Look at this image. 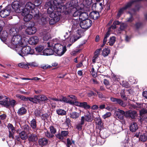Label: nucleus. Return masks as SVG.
<instances>
[{
    "mask_svg": "<svg viewBox=\"0 0 147 147\" xmlns=\"http://www.w3.org/2000/svg\"><path fill=\"white\" fill-rule=\"evenodd\" d=\"M104 2L102 0L101 2H98L96 10L98 12H101L103 9Z\"/></svg>",
    "mask_w": 147,
    "mask_h": 147,
    "instance_id": "26",
    "label": "nucleus"
},
{
    "mask_svg": "<svg viewBox=\"0 0 147 147\" xmlns=\"http://www.w3.org/2000/svg\"><path fill=\"white\" fill-rule=\"evenodd\" d=\"M56 9L55 11L49 13V16L53 18H60L59 16L61 15V13L64 12L61 5L60 6H55Z\"/></svg>",
    "mask_w": 147,
    "mask_h": 147,
    "instance_id": "5",
    "label": "nucleus"
},
{
    "mask_svg": "<svg viewBox=\"0 0 147 147\" xmlns=\"http://www.w3.org/2000/svg\"><path fill=\"white\" fill-rule=\"evenodd\" d=\"M30 126L33 129H35L36 128V120L33 119L30 121Z\"/></svg>",
    "mask_w": 147,
    "mask_h": 147,
    "instance_id": "40",
    "label": "nucleus"
},
{
    "mask_svg": "<svg viewBox=\"0 0 147 147\" xmlns=\"http://www.w3.org/2000/svg\"><path fill=\"white\" fill-rule=\"evenodd\" d=\"M26 113L27 110L26 109L23 107L19 109L17 112L18 114L20 116L24 115Z\"/></svg>",
    "mask_w": 147,
    "mask_h": 147,
    "instance_id": "27",
    "label": "nucleus"
},
{
    "mask_svg": "<svg viewBox=\"0 0 147 147\" xmlns=\"http://www.w3.org/2000/svg\"><path fill=\"white\" fill-rule=\"evenodd\" d=\"M19 135L21 139L23 140H26L28 138L27 134L25 131H23L20 133Z\"/></svg>",
    "mask_w": 147,
    "mask_h": 147,
    "instance_id": "28",
    "label": "nucleus"
},
{
    "mask_svg": "<svg viewBox=\"0 0 147 147\" xmlns=\"http://www.w3.org/2000/svg\"><path fill=\"white\" fill-rule=\"evenodd\" d=\"M110 51V50L109 48H105L103 49L102 51V55L104 57H106L109 53Z\"/></svg>",
    "mask_w": 147,
    "mask_h": 147,
    "instance_id": "32",
    "label": "nucleus"
},
{
    "mask_svg": "<svg viewBox=\"0 0 147 147\" xmlns=\"http://www.w3.org/2000/svg\"><path fill=\"white\" fill-rule=\"evenodd\" d=\"M127 25L124 23L121 24L120 26V29L121 30H124L126 27Z\"/></svg>",
    "mask_w": 147,
    "mask_h": 147,
    "instance_id": "61",
    "label": "nucleus"
},
{
    "mask_svg": "<svg viewBox=\"0 0 147 147\" xmlns=\"http://www.w3.org/2000/svg\"><path fill=\"white\" fill-rule=\"evenodd\" d=\"M7 127L9 130H11L12 132H14L15 131V129L12 124L9 123L8 124Z\"/></svg>",
    "mask_w": 147,
    "mask_h": 147,
    "instance_id": "51",
    "label": "nucleus"
},
{
    "mask_svg": "<svg viewBox=\"0 0 147 147\" xmlns=\"http://www.w3.org/2000/svg\"><path fill=\"white\" fill-rule=\"evenodd\" d=\"M89 16L90 18L96 20L99 17L100 15L99 12L94 11L90 13Z\"/></svg>",
    "mask_w": 147,
    "mask_h": 147,
    "instance_id": "17",
    "label": "nucleus"
},
{
    "mask_svg": "<svg viewBox=\"0 0 147 147\" xmlns=\"http://www.w3.org/2000/svg\"><path fill=\"white\" fill-rule=\"evenodd\" d=\"M120 95L121 98L125 100H127V97L126 96L125 92L124 90H122L120 92Z\"/></svg>",
    "mask_w": 147,
    "mask_h": 147,
    "instance_id": "45",
    "label": "nucleus"
},
{
    "mask_svg": "<svg viewBox=\"0 0 147 147\" xmlns=\"http://www.w3.org/2000/svg\"><path fill=\"white\" fill-rule=\"evenodd\" d=\"M18 66L21 68H24L25 69H28L29 68L28 67V65H27L25 63L23 62L18 63Z\"/></svg>",
    "mask_w": 147,
    "mask_h": 147,
    "instance_id": "43",
    "label": "nucleus"
},
{
    "mask_svg": "<svg viewBox=\"0 0 147 147\" xmlns=\"http://www.w3.org/2000/svg\"><path fill=\"white\" fill-rule=\"evenodd\" d=\"M77 33L78 34V35H77L76 36H74V42L76 41L78 39H79L82 36L81 34H82V32L81 30H77Z\"/></svg>",
    "mask_w": 147,
    "mask_h": 147,
    "instance_id": "37",
    "label": "nucleus"
},
{
    "mask_svg": "<svg viewBox=\"0 0 147 147\" xmlns=\"http://www.w3.org/2000/svg\"><path fill=\"white\" fill-rule=\"evenodd\" d=\"M48 140L46 138H43L39 139L38 144L41 146H44L47 145L49 142Z\"/></svg>",
    "mask_w": 147,
    "mask_h": 147,
    "instance_id": "18",
    "label": "nucleus"
},
{
    "mask_svg": "<svg viewBox=\"0 0 147 147\" xmlns=\"http://www.w3.org/2000/svg\"><path fill=\"white\" fill-rule=\"evenodd\" d=\"M38 42V38L36 36L30 38L29 41V43L32 45L36 44Z\"/></svg>",
    "mask_w": 147,
    "mask_h": 147,
    "instance_id": "20",
    "label": "nucleus"
},
{
    "mask_svg": "<svg viewBox=\"0 0 147 147\" xmlns=\"http://www.w3.org/2000/svg\"><path fill=\"white\" fill-rule=\"evenodd\" d=\"M115 41V37L114 36H112L110 38V40L109 43V45L111 46H113Z\"/></svg>",
    "mask_w": 147,
    "mask_h": 147,
    "instance_id": "44",
    "label": "nucleus"
},
{
    "mask_svg": "<svg viewBox=\"0 0 147 147\" xmlns=\"http://www.w3.org/2000/svg\"><path fill=\"white\" fill-rule=\"evenodd\" d=\"M136 111H128L125 112V116L132 119H134L137 117Z\"/></svg>",
    "mask_w": 147,
    "mask_h": 147,
    "instance_id": "11",
    "label": "nucleus"
},
{
    "mask_svg": "<svg viewBox=\"0 0 147 147\" xmlns=\"http://www.w3.org/2000/svg\"><path fill=\"white\" fill-rule=\"evenodd\" d=\"M85 118L84 116L81 117L80 122L76 125V128L79 131L81 130L82 128V125L84 124Z\"/></svg>",
    "mask_w": 147,
    "mask_h": 147,
    "instance_id": "22",
    "label": "nucleus"
},
{
    "mask_svg": "<svg viewBox=\"0 0 147 147\" xmlns=\"http://www.w3.org/2000/svg\"><path fill=\"white\" fill-rule=\"evenodd\" d=\"M147 137H145L144 135H142L140 136V139L142 141L145 142L146 140Z\"/></svg>",
    "mask_w": 147,
    "mask_h": 147,
    "instance_id": "64",
    "label": "nucleus"
},
{
    "mask_svg": "<svg viewBox=\"0 0 147 147\" xmlns=\"http://www.w3.org/2000/svg\"><path fill=\"white\" fill-rule=\"evenodd\" d=\"M61 133L63 138L64 137H66L67 136L69 132L67 131H62L61 132Z\"/></svg>",
    "mask_w": 147,
    "mask_h": 147,
    "instance_id": "53",
    "label": "nucleus"
},
{
    "mask_svg": "<svg viewBox=\"0 0 147 147\" xmlns=\"http://www.w3.org/2000/svg\"><path fill=\"white\" fill-rule=\"evenodd\" d=\"M36 28L33 26L28 27L26 30V32L29 35L33 34L36 32Z\"/></svg>",
    "mask_w": 147,
    "mask_h": 147,
    "instance_id": "15",
    "label": "nucleus"
},
{
    "mask_svg": "<svg viewBox=\"0 0 147 147\" xmlns=\"http://www.w3.org/2000/svg\"><path fill=\"white\" fill-rule=\"evenodd\" d=\"M49 18H46L44 17H42L41 18V21L42 22V23L43 24H46L47 20H49Z\"/></svg>",
    "mask_w": 147,
    "mask_h": 147,
    "instance_id": "56",
    "label": "nucleus"
},
{
    "mask_svg": "<svg viewBox=\"0 0 147 147\" xmlns=\"http://www.w3.org/2000/svg\"><path fill=\"white\" fill-rule=\"evenodd\" d=\"M35 6L36 5L31 2H27L25 5V7L30 11L33 10Z\"/></svg>",
    "mask_w": 147,
    "mask_h": 147,
    "instance_id": "24",
    "label": "nucleus"
},
{
    "mask_svg": "<svg viewBox=\"0 0 147 147\" xmlns=\"http://www.w3.org/2000/svg\"><path fill=\"white\" fill-rule=\"evenodd\" d=\"M11 11V6L9 5L6 6L4 9L2 10L0 12V15L2 18H5L8 16Z\"/></svg>",
    "mask_w": 147,
    "mask_h": 147,
    "instance_id": "7",
    "label": "nucleus"
},
{
    "mask_svg": "<svg viewBox=\"0 0 147 147\" xmlns=\"http://www.w3.org/2000/svg\"><path fill=\"white\" fill-rule=\"evenodd\" d=\"M21 10H22L21 11V12H22V15L23 16L28 14L30 13V10L26 8L23 9L22 8H21Z\"/></svg>",
    "mask_w": 147,
    "mask_h": 147,
    "instance_id": "39",
    "label": "nucleus"
},
{
    "mask_svg": "<svg viewBox=\"0 0 147 147\" xmlns=\"http://www.w3.org/2000/svg\"><path fill=\"white\" fill-rule=\"evenodd\" d=\"M55 50L49 48L45 49L42 53H41V55H53L55 53Z\"/></svg>",
    "mask_w": 147,
    "mask_h": 147,
    "instance_id": "13",
    "label": "nucleus"
},
{
    "mask_svg": "<svg viewBox=\"0 0 147 147\" xmlns=\"http://www.w3.org/2000/svg\"><path fill=\"white\" fill-rule=\"evenodd\" d=\"M80 51L81 50L80 49H76L71 52V54L73 56H75L77 53H79Z\"/></svg>",
    "mask_w": 147,
    "mask_h": 147,
    "instance_id": "55",
    "label": "nucleus"
},
{
    "mask_svg": "<svg viewBox=\"0 0 147 147\" xmlns=\"http://www.w3.org/2000/svg\"><path fill=\"white\" fill-rule=\"evenodd\" d=\"M80 107L84 108V109H89L90 108V106L88 105L87 103L86 102H81Z\"/></svg>",
    "mask_w": 147,
    "mask_h": 147,
    "instance_id": "36",
    "label": "nucleus"
},
{
    "mask_svg": "<svg viewBox=\"0 0 147 147\" xmlns=\"http://www.w3.org/2000/svg\"><path fill=\"white\" fill-rule=\"evenodd\" d=\"M40 117L42 120H45V119H47L49 115L47 113H45L44 114H42Z\"/></svg>",
    "mask_w": 147,
    "mask_h": 147,
    "instance_id": "54",
    "label": "nucleus"
},
{
    "mask_svg": "<svg viewBox=\"0 0 147 147\" xmlns=\"http://www.w3.org/2000/svg\"><path fill=\"white\" fill-rule=\"evenodd\" d=\"M26 27L25 24L22 25L20 23H19L16 24L13 28L10 29V31L11 33L12 31V33L14 32L13 34L14 35L12 38L11 42L12 44L14 45V47L16 48L15 49H18L19 48L18 47L19 46L20 47L22 46L23 45H25L26 42L24 39L22 38L20 35L18 34L15 35V32L16 33L18 32L22 29L25 28Z\"/></svg>",
    "mask_w": 147,
    "mask_h": 147,
    "instance_id": "1",
    "label": "nucleus"
},
{
    "mask_svg": "<svg viewBox=\"0 0 147 147\" xmlns=\"http://www.w3.org/2000/svg\"><path fill=\"white\" fill-rule=\"evenodd\" d=\"M138 124L135 122L132 123L129 126L130 130L132 132L136 131L138 129Z\"/></svg>",
    "mask_w": 147,
    "mask_h": 147,
    "instance_id": "25",
    "label": "nucleus"
},
{
    "mask_svg": "<svg viewBox=\"0 0 147 147\" xmlns=\"http://www.w3.org/2000/svg\"><path fill=\"white\" fill-rule=\"evenodd\" d=\"M141 7V6L139 4L137 5H136L135 8L133 9V11L135 12L137 11H138Z\"/></svg>",
    "mask_w": 147,
    "mask_h": 147,
    "instance_id": "60",
    "label": "nucleus"
},
{
    "mask_svg": "<svg viewBox=\"0 0 147 147\" xmlns=\"http://www.w3.org/2000/svg\"><path fill=\"white\" fill-rule=\"evenodd\" d=\"M147 113V110L146 109H143L140 111V115L142 116L145 113Z\"/></svg>",
    "mask_w": 147,
    "mask_h": 147,
    "instance_id": "59",
    "label": "nucleus"
},
{
    "mask_svg": "<svg viewBox=\"0 0 147 147\" xmlns=\"http://www.w3.org/2000/svg\"><path fill=\"white\" fill-rule=\"evenodd\" d=\"M88 14L87 12L81 11L80 16H79V18L81 21L88 19Z\"/></svg>",
    "mask_w": 147,
    "mask_h": 147,
    "instance_id": "21",
    "label": "nucleus"
},
{
    "mask_svg": "<svg viewBox=\"0 0 147 147\" xmlns=\"http://www.w3.org/2000/svg\"><path fill=\"white\" fill-rule=\"evenodd\" d=\"M1 36L3 38L5 39L7 37L8 33L6 31H3L2 32Z\"/></svg>",
    "mask_w": 147,
    "mask_h": 147,
    "instance_id": "57",
    "label": "nucleus"
},
{
    "mask_svg": "<svg viewBox=\"0 0 147 147\" xmlns=\"http://www.w3.org/2000/svg\"><path fill=\"white\" fill-rule=\"evenodd\" d=\"M84 117L85 118V121L87 122H90L93 120V119L91 115L90 114L88 115H85Z\"/></svg>",
    "mask_w": 147,
    "mask_h": 147,
    "instance_id": "42",
    "label": "nucleus"
},
{
    "mask_svg": "<svg viewBox=\"0 0 147 147\" xmlns=\"http://www.w3.org/2000/svg\"><path fill=\"white\" fill-rule=\"evenodd\" d=\"M92 21L90 19L81 21L80 23V26L83 29H85L89 28L92 26Z\"/></svg>",
    "mask_w": 147,
    "mask_h": 147,
    "instance_id": "8",
    "label": "nucleus"
},
{
    "mask_svg": "<svg viewBox=\"0 0 147 147\" xmlns=\"http://www.w3.org/2000/svg\"><path fill=\"white\" fill-rule=\"evenodd\" d=\"M26 43L25 45H23L22 46H20L22 47V48L15 49L17 53L22 57L28 54L33 55L34 53V49H32L30 47L26 45Z\"/></svg>",
    "mask_w": 147,
    "mask_h": 147,
    "instance_id": "2",
    "label": "nucleus"
},
{
    "mask_svg": "<svg viewBox=\"0 0 147 147\" xmlns=\"http://www.w3.org/2000/svg\"><path fill=\"white\" fill-rule=\"evenodd\" d=\"M20 3L17 1H15L13 2L11 4L12 7L15 12L20 13L21 12L22 10H21V7L19 4Z\"/></svg>",
    "mask_w": 147,
    "mask_h": 147,
    "instance_id": "9",
    "label": "nucleus"
},
{
    "mask_svg": "<svg viewBox=\"0 0 147 147\" xmlns=\"http://www.w3.org/2000/svg\"><path fill=\"white\" fill-rule=\"evenodd\" d=\"M40 97L41 95H34L33 97L29 98V100L33 103L37 104L40 102Z\"/></svg>",
    "mask_w": 147,
    "mask_h": 147,
    "instance_id": "14",
    "label": "nucleus"
},
{
    "mask_svg": "<svg viewBox=\"0 0 147 147\" xmlns=\"http://www.w3.org/2000/svg\"><path fill=\"white\" fill-rule=\"evenodd\" d=\"M44 48L43 46L40 45L36 47L35 49L36 51L39 53V54L41 55V53H43V50Z\"/></svg>",
    "mask_w": 147,
    "mask_h": 147,
    "instance_id": "29",
    "label": "nucleus"
},
{
    "mask_svg": "<svg viewBox=\"0 0 147 147\" xmlns=\"http://www.w3.org/2000/svg\"><path fill=\"white\" fill-rule=\"evenodd\" d=\"M57 113L59 115L63 116L65 115L67 113L63 109H57L56 111Z\"/></svg>",
    "mask_w": 147,
    "mask_h": 147,
    "instance_id": "31",
    "label": "nucleus"
},
{
    "mask_svg": "<svg viewBox=\"0 0 147 147\" xmlns=\"http://www.w3.org/2000/svg\"><path fill=\"white\" fill-rule=\"evenodd\" d=\"M81 12V11H76L74 12L73 13V16L74 17L78 16L79 17V16H80V14Z\"/></svg>",
    "mask_w": 147,
    "mask_h": 147,
    "instance_id": "58",
    "label": "nucleus"
},
{
    "mask_svg": "<svg viewBox=\"0 0 147 147\" xmlns=\"http://www.w3.org/2000/svg\"><path fill=\"white\" fill-rule=\"evenodd\" d=\"M24 21L27 22L30 20L33 17L32 15L29 13L24 16Z\"/></svg>",
    "mask_w": 147,
    "mask_h": 147,
    "instance_id": "35",
    "label": "nucleus"
},
{
    "mask_svg": "<svg viewBox=\"0 0 147 147\" xmlns=\"http://www.w3.org/2000/svg\"><path fill=\"white\" fill-rule=\"evenodd\" d=\"M98 2H95L93 3L92 6V8L93 10H96Z\"/></svg>",
    "mask_w": 147,
    "mask_h": 147,
    "instance_id": "63",
    "label": "nucleus"
},
{
    "mask_svg": "<svg viewBox=\"0 0 147 147\" xmlns=\"http://www.w3.org/2000/svg\"><path fill=\"white\" fill-rule=\"evenodd\" d=\"M96 123L98 125H100L102 124V121L100 117H96L95 118Z\"/></svg>",
    "mask_w": 147,
    "mask_h": 147,
    "instance_id": "52",
    "label": "nucleus"
},
{
    "mask_svg": "<svg viewBox=\"0 0 147 147\" xmlns=\"http://www.w3.org/2000/svg\"><path fill=\"white\" fill-rule=\"evenodd\" d=\"M40 100L42 101H45L48 102L49 100L48 99L47 97L43 95H41V97H40Z\"/></svg>",
    "mask_w": 147,
    "mask_h": 147,
    "instance_id": "50",
    "label": "nucleus"
},
{
    "mask_svg": "<svg viewBox=\"0 0 147 147\" xmlns=\"http://www.w3.org/2000/svg\"><path fill=\"white\" fill-rule=\"evenodd\" d=\"M92 0H84L83 3L85 5L89 6L92 3Z\"/></svg>",
    "mask_w": 147,
    "mask_h": 147,
    "instance_id": "48",
    "label": "nucleus"
},
{
    "mask_svg": "<svg viewBox=\"0 0 147 147\" xmlns=\"http://www.w3.org/2000/svg\"><path fill=\"white\" fill-rule=\"evenodd\" d=\"M49 129L51 134H55L57 131V130L56 128L53 126L51 125L50 126Z\"/></svg>",
    "mask_w": 147,
    "mask_h": 147,
    "instance_id": "47",
    "label": "nucleus"
},
{
    "mask_svg": "<svg viewBox=\"0 0 147 147\" xmlns=\"http://www.w3.org/2000/svg\"><path fill=\"white\" fill-rule=\"evenodd\" d=\"M111 101L114 102L115 104H118L122 107L126 106L127 104L124 102L121 99L111 97L110 98Z\"/></svg>",
    "mask_w": 147,
    "mask_h": 147,
    "instance_id": "10",
    "label": "nucleus"
},
{
    "mask_svg": "<svg viewBox=\"0 0 147 147\" xmlns=\"http://www.w3.org/2000/svg\"><path fill=\"white\" fill-rule=\"evenodd\" d=\"M125 113L124 111L119 109H118L115 112L117 117L121 120H122L124 118V115L125 116Z\"/></svg>",
    "mask_w": 147,
    "mask_h": 147,
    "instance_id": "12",
    "label": "nucleus"
},
{
    "mask_svg": "<svg viewBox=\"0 0 147 147\" xmlns=\"http://www.w3.org/2000/svg\"><path fill=\"white\" fill-rule=\"evenodd\" d=\"M59 101H63L65 102L69 103L70 104H74L73 102H72V101L70 100L69 98L66 97H63L62 99L59 100Z\"/></svg>",
    "mask_w": 147,
    "mask_h": 147,
    "instance_id": "34",
    "label": "nucleus"
},
{
    "mask_svg": "<svg viewBox=\"0 0 147 147\" xmlns=\"http://www.w3.org/2000/svg\"><path fill=\"white\" fill-rule=\"evenodd\" d=\"M54 6H51L49 7L47 9V12L48 14L50 13L51 12L55 11V9H56L55 8V5L54 4Z\"/></svg>",
    "mask_w": 147,
    "mask_h": 147,
    "instance_id": "41",
    "label": "nucleus"
},
{
    "mask_svg": "<svg viewBox=\"0 0 147 147\" xmlns=\"http://www.w3.org/2000/svg\"><path fill=\"white\" fill-rule=\"evenodd\" d=\"M51 38L49 32H47L43 35V39L44 41L48 40Z\"/></svg>",
    "mask_w": 147,
    "mask_h": 147,
    "instance_id": "46",
    "label": "nucleus"
},
{
    "mask_svg": "<svg viewBox=\"0 0 147 147\" xmlns=\"http://www.w3.org/2000/svg\"><path fill=\"white\" fill-rule=\"evenodd\" d=\"M78 6V2L77 0H72L67 2L64 5H61L63 11L72 12L73 9H77L76 7Z\"/></svg>",
    "mask_w": 147,
    "mask_h": 147,
    "instance_id": "3",
    "label": "nucleus"
},
{
    "mask_svg": "<svg viewBox=\"0 0 147 147\" xmlns=\"http://www.w3.org/2000/svg\"><path fill=\"white\" fill-rule=\"evenodd\" d=\"M142 25V24L140 22H138L136 23L135 25V26L136 29H138L140 28Z\"/></svg>",
    "mask_w": 147,
    "mask_h": 147,
    "instance_id": "62",
    "label": "nucleus"
},
{
    "mask_svg": "<svg viewBox=\"0 0 147 147\" xmlns=\"http://www.w3.org/2000/svg\"><path fill=\"white\" fill-rule=\"evenodd\" d=\"M60 19V18H52L49 21V24L51 25H53L55 24L56 22L59 21Z\"/></svg>",
    "mask_w": 147,
    "mask_h": 147,
    "instance_id": "33",
    "label": "nucleus"
},
{
    "mask_svg": "<svg viewBox=\"0 0 147 147\" xmlns=\"http://www.w3.org/2000/svg\"><path fill=\"white\" fill-rule=\"evenodd\" d=\"M16 97L18 98L21 100L24 101H27L29 100V98L30 97L26 98L24 96L20 95L19 94H17L16 95Z\"/></svg>",
    "mask_w": 147,
    "mask_h": 147,
    "instance_id": "38",
    "label": "nucleus"
},
{
    "mask_svg": "<svg viewBox=\"0 0 147 147\" xmlns=\"http://www.w3.org/2000/svg\"><path fill=\"white\" fill-rule=\"evenodd\" d=\"M81 115V113L73 112L70 113V117L74 119H78Z\"/></svg>",
    "mask_w": 147,
    "mask_h": 147,
    "instance_id": "23",
    "label": "nucleus"
},
{
    "mask_svg": "<svg viewBox=\"0 0 147 147\" xmlns=\"http://www.w3.org/2000/svg\"><path fill=\"white\" fill-rule=\"evenodd\" d=\"M72 31L73 32L79 27L80 25L79 22L78 20H73L72 21Z\"/></svg>",
    "mask_w": 147,
    "mask_h": 147,
    "instance_id": "16",
    "label": "nucleus"
},
{
    "mask_svg": "<svg viewBox=\"0 0 147 147\" xmlns=\"http://www.w3.org/2000/svg\"><path fill=\"white\" fill-rule=\"evenodd\" d=\"M34 115L36 116L37 117H40L42 114V111L40 110H36L34 112Z\"/></svg>",
    "mask_w": 147,
    "mask_h": 147,
    "instance_id": "49",
    "label": "nucleus"
},
{
    "mask_svg": "<svg viewBox=\"0 0 147 147\" xmlns=\"http://www.w3.org/2000/svg\"><path fill=\"white\" fill-rule=\"evenodd\" d=\"M53 49L56 55L59 56L63 55L67 51L65 46L58 43L54 44Z\"/></svg>",
    "mask_w": 147,
    "mask_h": 147,
    "instance_id": "4",
    "label": "nucleus"
},
{
    "mask_svg": "<svg viewBox=\"0 0 147 147\" xmlns=\"http://www.w3.org/2000/svg\"><path fill=\"white\" fill-rule=\"evenodd\" d=\"M5 99L0 100V105H3L6 108H8L11 105L12 107L14 106L16 104V101L14 100H11L8 97L5 96Z\"/></svg>",
    "mask_w": 147,
    "mask_h": 147,
    "instance_id": "6",
    "label": "nucleus"
},
{
    "mask_svg": "<svg viewBox=\"0 0 147 147\" xmlns=\"http://www.w3.org/2000/svg\"><path fill=\"white\" fill-rule=\"evenodd\" d=\"M66 146L67 147H77L75 144L74 141L73 140L71 141L69 139H67Z\"/></svg>",
    "mask_w": 147,
    "mask_h": 147,
    "instance_id": "30",
    "label": "nucleus"
},
{
    "mask_svg": "<svg viewBox=\"0 0 147 147\" xmlns=\"http://www.w3.org/2000/svg\"><path fill=\"white\" fill-rule=\"evenodd\" d=\"M28 139L30 142H34L38 140V138L36 134H31L29 136Z\"/></svg>",
    "mask_w": 147,
    "mask_h": 147,
    "instance_id": "19",
    "label": "nucleus"
}]
</instances>
